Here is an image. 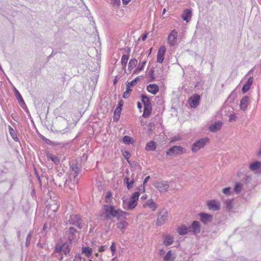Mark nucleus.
<instances>
[{"label": "nucleus", "mask_w": 261, "mask_h": 261, "mask_svg": "<svg viewBox=\"0 0 261 261\" xmlns=\"http://www.w3.org/2000/svg\"><path fill=\"white\" fill-rule=\"evenodd\" d=\"M68 122L65 119L61 118L58 120L57 122L54 123V125H53V130L57 133L61 134H64L68 133L70 129L68 127Z\"/></svg>", "instance_id": "obj_1"}, {"label": "nucleus", "mask_w": 261, "mask_h": 261, "mask_svg": "<svg viewBox=\"0 0 261 261\" xmlns=\"http://www.w3.org/2000/svg\"><path fill=\"white\" fill-rule=\"evenodd\" d=\"M103 210L106 219H111V217H117L118 219L119 209L115 210L113 205H104Z\"/></svg>", "instance_id": "obj_2"}, {"label": "nucleus", "mask_w": 261, "mask_h": 261, "mask_svg": "<svg viewBox=\"0 0 261 261\" xmlns=\"http://www.w3.org/2000/svg\"><path fill=\"white\" fill-rule=\"evenodd\" d=\"M186 150L185 148L181 146H174L170 147L166 152V154L168 155H174L177 156L186 153Z\"/></svg>", "instance_id": "obj_3"}, {"label": "nucleus", "mask_w": 261, "mask_h": 261, "mask_svg": "<svg viewBox=\"0 0 261 261\" xmlns=\"http://www.w3.org/2000/svg\"><path fill=\"white\" fill-rule=\"evenodd\" d=\"M168 216L167 210L165 208L161 210L158 213L156 225L161 226L164 224L168 219Z\"/></svg>", "instance_id": "obj_4"}, {"label": "nucleus", "mask_w": 261, "mask_h": 261, "mask_svg": "<svg viewBox=\"0 0 261 261\" xmlns=\"http://www.w3.org/2000/svg\"><path fill=\"white\" fill-rule=\"evenodd\" d=\"M153 186L160 192H166L169 189L170 185L168 181L165 180H158L153 183Z\"/></svg>", "instance_id": "obj_5"}, {"label": "nucleus", "mask_w": 261, "mask_h": 261, "mask_svg": "<svg viewBox=\"0 0 261 261\" xmlns=\"http://www.w3.org/2000/svg\"><path fill=\"white\" fill-rule=\"evenodd\" d=\"M209 139L208 138H201L195 142L192 147V150L193 152H196L202 148L206 145V143L208 142Z\"/></svg>", "instance_id": "obj_6"}, {"label": "nucleus", "mask_w": 261, "mask_h": 261, "mask_svg": "<svg viewBox=\"0 0 261 261\" xmlns=\"http://www.w3.org/2000/svg\"><path fill=\"white\" fill-rule=\"evenodd\" d=\"M137 204V201L131 198L128 199H124L123 200V207L126 210H132L134 208Z\"/></svg>", "instance_id": "obj_7"}, {"label": "nucleus", "mask_w": 261, "mask_h": 261, "mask_svg": "<svg viewBox=\"0 0 261 261\" xmlns=\"http://www.w3.org/2000/svg\"><path fill=\"white\" fill-rule=\"evenodd\" d=\"M68 221L70 224L76 225L80 229L82 228V220L78 215H70Z\"/></svg>", "instance_id": "obj_8"}, {"label": "nucleus", "mask_w": 261, "mask_h": 261, "mask_svg": "<svg viewBox=\"0 0 261 261\" xmlns=\"http://www.w3.org/2000/svg\"><path fill=\"white\" fill-rule=\"evenodd\" d=\"M188 228L189 232H191L194 234L200 233L201 230L200 223L197 221H194Z\"/></svg>", "instance_id": "obj_9"}, {"label": "nucleus", "mask_w": 261, "mask_h": 261, "mask_svg": "<svg viewBox=\"0 0 261 261\" xmlns=\"http://www.w3.org/2000/svg\"><path fill=\"white\" fill-rule=\"evenodd\" d=\"M200 218V221L204 224H207L211 222L213 220V217L212 215L205 213H200L199 214Z\"/></svg>", "instance_id": "obj_10"}, {"label": "nucleus", "mask_w": 261, "mask_h": 261, "mask_svg": "<svg viewBox=\"0 0 261 261\" xmlns=\"http://www.w3.org/2000/svg\"><path fill=\"white\" fill-rule=\"evenodd\" d=\"M166 49L165 46H161L158 51L157 55V62L160 63H162L164 60V56L166 52Z\"/></svg>", "instance_id": "obj_11"}, {"label": "nucleus", "mask_w": 261, "mask_h": 261, "mask_svg": "<svg viewBox=\"0 0 261 261\" xmlns=\"http://www.w3.org/2000/svg\"><path fill=\"white\" fill-rule=\"evenodd\" d=\"M177 32L175 30H172L168 37V41L171 45H174L176 42Z\"/></svg>", "instance_id": "obj_12"}, {"label": "nucleus", "mask_w": 261, "mask_h": 261, "mask_svg": "<svg viewBox=\"0 0 261 261\" xmlns=\"http://www.w3.org/2000/svg\"><path fill=\"white\" fill-rule=\"evenodd\" d=\"M207 205L208 208L213 211H218L220 209V203L214 200L208 201Z\"/></svg>", "instance_id": "obj_13"}, {"label": "nucleus", "mask_w": 261, "mask_h": 261, "mask_svg": "<svg viewBox=\"0 0 261 261\" xmlns=\"http://www.w3.org/2000/svg\"><path fill=\"white\" fill-rule=\"evenodd\" d=\"M200 97L198 94H195L193 97L190 98V105L192 108H196L199 103Z\"/></svg>", "instance_id": "obj_14"}, {"label": "nucleus", "mask_w": 261, "mask_h": 261, "mask_svg": "<svg viewBox=\"0 0 261 261\" xmlns=\"http://www.w3.org/2000/svg\"><path fill=\"white\" fill-rule=\"evenodd\" d=\"M222 123L220 121L216 122L214 124L209 126V130L211 132L215 133L221 129Z\"/></svg>", "instance_id": "obj_15"}, {"label": "nucleus", "mask_w": 261, "mask_h": 261, "mask_svg": "<svg viewBox=\"0 0 261 261\" xmlns=\"http://www.w3.org/2000/svg\"><path fill=\"white\" fill-rule=\"evenodd\" d=\"M249 98L247 96H245L242 98L240 105L241 110L245 111L247 109L249 103Z\"/></svg>", "instance_id": "obj_16"}, {"label": "nucleus", "mask_w": 261, "mask_h": 261, "mask_svg": "<svg viewBox=\"0 0 261 261\" xmlns=\"http://www.w3.org/2000/svg\"><path fill=\"white\" fill-rule=\"evenodd\" d=\"M181 17L187 22H189L192 17V11L190 9L185 10L182 14Z\"/></svg>", "instance_id": "obj_17"}, {"label": "nucleus", "mask_w": 261, "mask_h": 261, "mask_svg": "<svg viewBox=\"0 0 261 261\" xmlns=\"http://www.w3.org/2000/svg\"><path fill=\"white\" fill-rule=\"evenodd\" d=\"M147 91L150 93L155 95L159 91V87L156 84H150L147 87Z\"/></svg>", "instance_id": "obj_18"}, {"label": "nucleus", "mask_w": 261, "mask_h": 261, "mask_svg": "<svg viewBox=\"0 0 261 261\" xmlns=\"http://www.w3.org/2000/svg\"><path fill=\"white\" fill-rule=\"evenodd\" d=\"M14 92H15V95L16 96V98L18 100V101H19V105L21 106V107L22 108H24L23 106L25 107V103L24 101L23 100L21 94H20L19 91L16 88H15Z\"/></svg>", "instance_id": "obj_19"}, {"label": "nucleus", "mask_w": 261, "mask_h": 261, "mask_svg": "<svg viewBox=\"0 0 261 261\" xmlns=\"http://www.w3.org/2000/svg\"><path fill=\"white\" fill-rule=\"evenodd\" d=\"M76 230L73 227H70L68 230V240L70 242V243L74 239L75 233L76 232Z\"/></svg>", "instance_id": "obj_20"}, {"label": "nucleus", "mask_w": 261, "mask_h": 261, "mask_svg": "<svg viewBox=\"0 0 261 261\" xmlns=\"http://www.w3.org/2000/svg\"><path fill=\"white\" fill-rule=\"evenodd\" d=\"M178 233L180 235H185L189 232L188 227H187L185 225H182L180 227H179L177 229Z\"/></svg>", "instance_id": "obj_21"}, {"label": "nucleus", "mask_w": 261, "mask_h": 261, "mask_svg": "<svg viewBox=\"0 0 261 261\" xmlns=\"http://www.w3.org/2000/svg\"><path fill=\"white\" fill-rule=\"evenodd\" d=\"M134 177V174H133L132 176V178L130 181H129V178L128 177H126L124 178V182L126 184L127 188L128 190H130L133 187V185H134V183L135 181Z\"/></svg>", "instance_id": "obj_22"}, {"label": "nucleus", "mask_w": 261, "mask_h": 261, "mask_svg": "<svg viewBox=\"0 0 261 261\" xmlns=\"http://www.w3.org/2000/svg\"><path fill=\"white\" fill-rule=\"evenodd\" d=\"M151 111H152L151 105L145 106V107H144V112L142 115V116L144 118L148 117L151 114Z\"/></svg>", "instance_id": "obj_23"}, {"label": "nucleus", "mask_w": 261, "mask_h": 261, "mask_svg": "<svg viewBox=\"0 0 261 261\" xmlns=\"http://www.w3.org/2000/svg\"><path fill=\"white\" fill-rule=\"evenodd\" d=\"M155 149L156 143L153 141L148 142L145 147V149L147 151H154Z\"/></svg>", "instance_id": "obj_24"}, {"label": "nucleus", "mask_w": 261, "mask_h": 261, "mask_svg": "<svg viewBox=\"0 0 261 261\" xmlns=\"http://www.w3.org/2000/svg\"><path fill=\"white\" fill-rule=\"evenodd\" d=\"M250 169L252 171L257 170L261 168V162H255L250 165Z\"/></svg>", "instance_id": "obj_25"}, {"label": "nucleus", "mask_w": 261, "mask_h": 261, "mask_svg": "<svg viewBox=\"0 0 261 261\" xmlns=\"http://www.w3.org/2000/svg\"><path fill=\"white\" fill-rule=\"evenodd\" d=\"M138 61L136 59H131L128 63V70L130 71L133 69L137 65Z\"/></svg>", "instance_id": "obj_26"}, {"label": "nucleus", "mask_w": 261, "mask_h": 261, "mask_svg": "<svg viewBox=\"0 0 261 261\" xmlns=\"http://www.w3.org/2000/svg\"><path fill=\"white\" fill-rule=\"evenodd\" d=\"M122 111V109L116 107L114 113L113 119L114 121H117L120 118V115Z\"/></svg>", "instance_id": "obj_27"}, {"label": "nucleus", "mask_w": 261, "mask_h": 261, "mask_svg": "<svg viewBox=\"0 0 261 261\" xmlns=\"http://www.w3.org/2000/svg\"><path fill=\"white\" fill-rule=\"evenodd\" d=\"M46 157L54 162L56 164H58L60 163V160L57 156L48 152L46 153Z\"/></svg>", "instance_id": "obj_28"}, {"label": "nucleus", "mask_w": 261, "mask_h": 261, "mask_svg": "<svg viewBox=\"0 0 261 261\" xmlns=\"http://www.w3.org/2000/svg\"><path fill=\"white\" fill-rule=\"evenodd\" d=\"M146 62H147L146 61H144L141 64H139L138 66L137 67V68H136L134 70L133 74H138L141 71H142L143 69V68L146 63Z\"/></svg>", "instance_id": "obj_29"}, {"label": "nucleus", "mask_w": 261, "mask_h": 261, "mask_svg": "<svg viewBox=\"0 0 261 261\" xmlns=\"http://www.w3.org/2000/svg\"><path fill=\"white\" fill-rule=\"evenodd\" d=\"M174 259L175 257L173 256L171 250H169L167 252L164 258V261H174Z\"/></svg>", "instance_id": "obj_30"}, {"label": "nucleus", "mask_w": 261, "mask_h": 261, "mask_svg": "<svg viewBox=\"0 0 261 261\" xmlns=\"http://www.w3.org/2000/svg\"><path fill=\"white\" fill-rule=\"evenodd\" d=\"M141 100L144 105V107L145 106L151 105L150 100L146 95L142 94L141 95Z\"/></svg>", "instance_id": "obj_31"}, {"label": "nucleus", "mask_w": 261, "mask_h": 261, "mask_svg": "<svg viewBox=\"0 0 261 261\" xmlns=\"http://www.w3.org/2000/svg\"><path fill=\"white\" fill-rule=\"evenodd\" d=\"M128 59H129V56L128 55H123L122 56L121 60V65H122V67H123V69H125V67H126V64H127V61H128Z\"/></svg>", "instance_id": "obj_32"}, {"label": "nucleus", "mask_w": 261, "mask_h": 261, "mask_svg": "<svg viewBox=\"0 0 261 261\" xmlns=\"http://www.w3.org/2000/svg\"><path fill=\"white\" fill-rule=\"evenodd\" d=\"M128 225V223L125 221H121L116 224L117 228L121 230H124Z\"/></svg>", "instance_id": "obj_33"}, {"label": "nucleus", "mask_w": 261, "mask_h": 261, "mask_svg": "<svg viewBox=\"0 0 261 261\" xmlns=\"http://www.w3.org/2000/svg\"><path fill=\"white\" fill-rule=\"evenodd\" d=\"M233 202V199H227L225 201V206L227 210L230 211L232 208Z\"/></svg>", "instance_id": "obj_34"}, {"label": "nucleus", "mask_w": 261, "mask_h": 261, "mask_svg": "<svg viewBox=\"0 0 261 261\" xmlns=\"http://www.w3.org/2000/svg\"><path fill=\"white\" fill-rule=\"evenodd\" d=\"M92 252V250L89 247H85L82 248V253L87 257H89Z\"/></svg>", "instance_id": "obj_35"}, {"label": "nucleus", "mask_w": 261, "mask_h": 261, "mask_svg": "<svg viewBox=\"0 0 261 261\" xmlns=\"http://www.w3.org/2000/svg\"><path fill=\"white\" fill-rule=\"evenodd\" d=\"M48 208L53 212H56L59 208V204L55 201H53V203L48 204Z\"/></svg>", "instance_id": "obj_36"}, {"label": "nucleus", "mask_w": 261, "mask_h": 261, "mask_svg": "<svg viewBox=\"0 0 261 261\" xmlns=\"http://www.w3.org/2000/svg\"><path fill=\"white\" fill-rule=\"evenodd\" d=\"M119 214L118 216V220H121L122 219L125 218L126 217L129 215V213L123 212L120 209H119L118 211Z\"/></svg>", "instance_id": "obj_37"}, {"label": "nucleus", "mask_w": 261, "mask_h": 261, "mask_svg": "<svg viewBox=\"0 0 261 261\" xmlns=\"http://www.w3.org/2000/svg\"><path fill=\"white\" fill-rule=\"evenodd\" d=\"M148 206L150 208H152V211H154L157 208L156 204L152 200L148 201L144 205V206Z\"/></svg>", "instance_id": "obj_38"}, {"label": "nucleus", "mask_w": 261, "mask_h": 261, "mask_svg": "<svg viewBox=\"0 0 261 261\" xmlns=\"http://www.w3.org/2000/svg\"><path fill=\"white\" fill-rule=\"evenodd\" d=\"M173 242V238L170 236H167L164 241V244L166 246L171 245Z\"/></svg>", "instance_id": "obj_39"}, {"label": "nucleus", "mask_w": 261, "mask_h": 261, "mask_svg": "<svg viewBox=\"0 0 261 261\" xmlns=\"http://www.w3.org/2000/svg\"><path fill=\"white\" fill-rule=\"evenodd\" d=\"M71 168L72 169V171L74 172V177H76L77 176L79 173L80 172V169L76 164H72V166H71Z\"/></svg>", "instance_id": "obj_40"}, {"label": "nucleus", "mask_w": 261, "mask_h": 261, "mask_svg": "<svg viewBox=\"0 0 261 261\" xmlns=\"http://www.w3.org/2000/svg\"><path fill=\"white\" fill-rule=\"evenodd\" d=\"M9 131L10 134L11 136L12 137V138L15 141H17L18 140V138L16 136V134L14 130L13 129V128L10 125H9Z\"/></svg>", "instance_id": "obj_41"}, {"label": "nucleus", "mask_w": 261, "mask_h": 261, "mask_svg": "<svg viewBox=\"0 0 261 261\" xmlns=\"http://www.w3.org/2000/svg\"><path fill=\"white\" fill-rule=\"evenodd\" d=\"M154 72V69H153V68H151L150 69V70L149 71V72H148V75H149V76L150 77V79L149 80V81L150 82H153L155 78Z\"/></svg>", "instance_id": "obj_42"}, {"label": "nucleus", "mask_w": 261, "mask_h": 261, "mask_svg": "<svg viewBox=\"0 0 261 261\" xmlns=\"http://www.w3.org/2000/svg\"><path fill=\"white\" fill-rule=\"evenodd\" d=\"M242 189V185L241 183L238 182L236 184L233 190L236 193L239 194L241 192Z\"/></svg>", "instance_id": "obj_43"}, {"label": "nucleus", "mask_w": 261, "mask_h": 261, "mask_svg": "<svg viewBox=\"0 0 261 261\" xmlns=\"http://www.w3.org/2000/svg\"><path fill=\"white\" fill-rule=\"evenodd\" d=\"M33 231L32 230H30L29 232L27 239H26V242H25V246L27 247H28L30 244V241L32 237Z\"/></svg>", "instance_id": "obj_44"}, {"label": "nucleus", "mask_w": 261, "mask_h": 261, "mask_svg": "<svg viewBox=\"0 0 261 261\" xmlns=\"http://www.w3.org/2000/svg\"><path fill=\"white\" fill-rule=\"evenodd\" d=\"M63 251L65 254H68L70 252V248L67 243H65L63 245Z\"/></svg>", "instance_id": "obj_45"}, {"label": "nucleus", "mask_w": 261, "mask_h": 261, "mask_svg": "<svg viewBox=\"0 0 261 261\" xmlns=\"http://www.w3.org/2000/svg\"><path fill=\"white\" fill-rule=\"evenodd\" d=\"M67 182V179L65 178H63L61 181H60L57 178L56 179V182H55L56 185L58 186L61 187L62 185H65Z\"/></svg>", "instance_id": "obj_46"}, {"label": "nucleus", "mask_w": 261, "mask_h": 261, "mask_svg": "<svg viewBox=\"0 0 261 261\" xmlns=\"http://www.w3.org/2000/svg\"><path fill=\"white\" fill-rule=\"evenodd\" d=\"M132 138L128 136H125L123 137L122 141L123 143L126 144H129L132 143Z\"/></svg>", "instance_id": "obj_47"}, {"label": "nucleus", "mask_w": 261, "mask_h": 261, "mask_svg": "<svg viewBox=\"0 0 261 261\" xmlns=\"http://www.w3.org/2000/svg\"><path fill=\"white\" fill-rule=\"evenodd\" d=\"M149 179H150V176H148L145 177V178L144 179V180L143 181V186H141V188H140V189H139L140 191H142V192L145 191V188H144L145 185L146 184V182L148 181V180Z\"/></svg>", "instance_id": "obj_48"}, {"label": "nucleus", "mask_w": 261, "mask_h": 261, "mask_svg": "<svg viewBox=\"0 0 261 261\" xmlns=\"http://www.w3.org/2000/svg\"><path fill=\"white\" fill-rule=\"evenodd\" d=\"M140 77L137 76L134 80L132 81L131 82H127V83H128L129 85H130L132 86H134L137 84V82L140 81Z\"/></svg>", "instance_id": "obj_49"}, {"label": "nucleus", "mask_w": 261, "mask_h": 261, "mask_svg": "<svg viewBox=\"0 0 261 261\" xmlns=\"http://www.w3.org/2000/svg\"><path fill=\"white\" fill-rule=\"evenodd\" d=\"M123 155L124 156V158L126 160V161L129 163V159L130 156V152L127 151V150H125L123 152Z\"/></svg>", "instance_id": "obj_50"}, {"label": "nucleus", "mask_w": 261, "mask_h": 261, "mask_svg": "<svg viewBox=\"0 0 261 261\" xmlns=\"http://www.w3.org/2000/svg\"><path fill=\"white\" fill-rule=\"evenodd\" d=\"M55 250L57 253H60L63 251V245L57 244L55 246Z\"/></svg>", "instance_id": "obj_51"}, {"label": "nucleus", "mask_w": 261, "mask_h": 261, "mask_svg": "<svg viewBox=\"0 0 261 261\" xmlns=\"http://www.w3.org/2000/svg\"><path fill=\"white\" fill-rule=\"evenodd\" d=\"M140 196V192H135L133 193L132 196H131V198L133 199H135L137 201L138 200L139 197Z\"/></svg>", "instance_id": "obj_52"}, {"label": "nucleus", "mask_w": 261, "mask_h": 261, "mask_svg": "<svg viewBox=\"0 0 261 261\" xmlns=\"http://www.w3.org/2000/svg\"><path fill=\"white\" fill-rule=\"evenodd\" d=\"M231 188L230 187H227L225 188L222 190V192L227 195H229L230 194Z\"/></svg>", "instance_id": "obj_53"}, {"label": "nucleus", "mask_w": 261, "mask_h": 261, "mask_svg": "<svg viewBox=\"0 0 261 261\" xmlns=\"http://www.w3.org/2000/svg\"><path fill=\"white\" fill-rule=\"evenodd\" d=\"M250 86H248V85H247L246 84H244L243 86V88H242V92L243 93H245L246 92H247L248 91H249V90L250 89Z\"/></svg>", "instance_id": "obj_54"}, {"label": "nucleus", "mask_w": 261, "mask_h": 261, "mask_svg": "<svg viewBox=\"0 0 261 261\" xmlns=\"http://www.w3.org/2000/svg\"><path fill=\"white\" fill-rule=\"evenodd\" d=\"M237 97V93L233 91L228 97V99L234 100Z\"/></svg>", "instance_id": "obj_55"}, {"label": "nucleus", "mask_w": 261, "mask_h": 261, "mask_svg": "<svg viewBox=\"0 0 261 261\" xmlns=\"http://www.w3.org/2000/svg\"><path fill=\"white\" fill-rule=\"evenodd\" d=\"M111 4L115 6H119L120 5V0H111Z\"/></svg>", "instance_id": "obj_56"}, {"label": "nucleus", "mask_w": 261, "mask_h": 261, "mask_svg": "<svg viewBox=\"0 0 261 261\" xmlns=\"http://www.w3.org/2000/svg\"><path fill=\"white\" fill-rule=\"evenodd\" d=\"M253 77L251 76L248 79L247 81L246 82V83L245 84L251 87V86L252 85V84L253 83Z\"/></svg>", "instance_id": "obj_57"}, {"label": "nucleus", "mask_w": 261, "mask_h": 261, "mask_svg": "<svg viewBox=\"0 0 261 261\" xmlns=\"http://www.w3.org/2000/svg\"><path fill=\"white\" fill-rule=\"evenodd\" d=\"M236 116L234 114H230L229 116V121L230 122L236 121Z\"/></svg>", "instance_id": "obj_58"}, {"label": "nucleus", "mask_w": 261, "mask_h": 261, "mask_svg": "<svg viewBox=\"0 0 261 261\" xmlns=\"http://www.w3.org/2000/svg\"><path fill=\"white\" fill-rule=\"evenodd\" d=\"M112 196V193L111 192L109 191L107 193L106 196V202H108L107 199H109Z\"/></svg>", "instance_id": "obj_59"}, {"label": "nucleus", "mask_w": 261, "mask_h": 261, "mask_svg": "<svg viewBox=\"0 0 261 261\" xmlns=\"http://www.w3.org/2000/svg\"><path fill=\"white\" fill-rule=\"evenodd\" d=\"M131 86H132L129 85L128 83H126V91H127L128 92L130 93L132 91V89L130 88Z\"/></svg>", "instance_id": "obj_60"}, {"label": "nucleus", "mask_w": 261, "mask_h": 261, "mask_svg": "<svg viewBox=\"0 0 261 261\" xmlns=\"http://www.w3.org/2000/svg\"><path fill=\"white\" fill-rule=\"evenodd\" d=\"M129 93L127 91H125L123 94V97L124 98H127L129 96Z\"/></svg>", "instance_id": "obj_61"}, {"label": "nucleus", "mask_w": 261, "mask_h": 261, "mask_svg": "<svg viewBox=\"0 0 261 261\" xmlns=\"http://www.w3.org/2000/svg\"><path fill=\"white\" fill-rule=\"evenodd\" d=\"M110 249L112 252H114L115 251L116 248L114 243H112V244L110 247Z\"/></svg>", "instance_id": "obj_62"}, {"label": "nucleus", "mask_w": 261, "mask_h": 261, "mask_svg": "<svg viewBox=\"0 0 261 261\" xmlns=\"http://www.w3.org/2000/svg\"><path fill=\"white\" fill-rule=\"evenodd\" d=\"M123 101L121 99L119 102H118V106L117 107L118 108H121L122 109V107L123 106Z\"/></svg>", "instance_id": "obj_63"}, {"label": "nucleus", "mask_w": 261, "mask_h": 261, "mask_svg": "<svg viewBox=\"0 0 261 261\" xmlns=\"http://www.w3.org/2000/svg\"><path fill=\"white\" fill-rule=\"evenodd\" d=\"M56 54V52L53 51L51 54L48 57V59H49L51 57H53Z\"/></svg>", "instance_id": "obj_64"}]
</instances>
